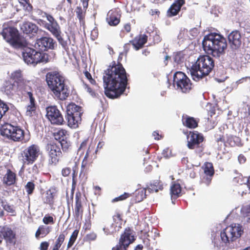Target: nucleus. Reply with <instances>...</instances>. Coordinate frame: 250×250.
Masks as SVG:
<instances>
[{
    "instance_id": "f257e3e1",
    "label": "nucleus",
    "mask_w": 250,
    "mask_h": 250,
    "mask_svg": "<svg viewBox=\"0 0 250 250\" xmlns=\"http://www.w3.org/2000/svg\"><path fill=\"white\" fill-rule=\"evenodd\" d=\"M105 95L109 98L118 97L125 91L127 79L125 68L120 63L115 62L104 71L103 76Z\"/></svg>"
},
{
    "instance_id": "f03ea898",
    "label": "nucleus",
    "mask_w": 250,
    "mask_h": 250,
    "mask_svg": "<svg viewBox=\"0 0 250 250\" xmlns=\"http://www.w3.org/2000/svg\"><path fill=\"white\" fill-rule=\"evenodd\" d=\"M244 232L242 225L233 224L224 229L218 235L214 237L213 242L217 247L228 246L234 247V243L238 239Z\"/></svg>"
},
{
    "instance_id": "7ed1b4c3",
    "label": "nucleus",
    "mask_w": 250,
    "mask_h": 250,
    "mask_svg": "<svg viewBox=\"0 0 250 250\" xmlns=\"http://www.w3.org/2000/svg\"><path fill=\"white\" fill-rule=\"evenodd\" d=\"M204 50L208 54L219 57L227 47L226 39L220 34L211 33L206 35L202 41Z\"/></svg>"
},
{
    "instance_id": "20e7f679",
    "label": "nucleus",
    "mask_w": 250,
    "mask_h": 250,
    "mask_svg": "<svg viewBox=\"0 0 250 250\" xmlns=\"http://www.w3.org/2000/svg\"><path fill=\"white\" fill-rule=\"evenodd\" d=\"M46 79L49 88L56 98L63 101L68 97L69 91L65 83V78L60 73H48Z\"/></svg>"
},
{
    "instance_id": "39448f33",
    "label": "nucleus",
    "mask_w": 250,
    "mask_h": 250,
    "mask_svg": "<svg viewBox=\"0 0 250 250\" xmlns=\"http://www.w3.org/2000/svg\"><path fill=\"white\" fill-rule=\"evenodd\" d=\"M214 66V61L208 55L200 56L189 69L192 79L198 81L207 76Z\"/></svg>"
},
{
    "instance_id": "423d86ee",
    "label": "nucleus",
    "mask_w": 250,
    "mask_h": 250,
    "mask_svg": "<svg viewBox=\"0 0 250 250\" xmlns=\"http://www.w3.org/2000/svg\"><path fill=\"white\" fill-rule=\"evenodd\" d=\"M1 34L3 39L14 48L22 47L26 44L24 38L20 36L18 31L14 27H4Z\"/></svg>"
},
{
    "instance_id": "0eeeda50",
    "label": "nucleus",
    "mask_w": 250,
    "mask_h": 250,
    "mask_svg": "<svg viewBox=\"0 0 250 250\" xmlns=\"http://www.w3.org/2000/svg\"><path fill=\"white\" fill-rule=\"evenodd\" d=\"M22 57L25 63L33 66H35L38 63H45L48 61L47 54L30 48L24 50L22 52Z\"/></svg>"
},
{
    "instance_id": "6e6552de",
    "label": "nucleus",
    "mask_w": 250,
    "mask_h": 250,
    "mask_svg": "<svg viewBox=\"0 0 250 250\" xmlns=\"http://www.w3.org/2000/svg\"><path fill=\"white\" fill-rule=\"evenodd\" d=\"M0 134L15 142H21L24 138V131L19 126L5 123L0 128Z\"/></svg>"
},
{
    "instance_id": "1a4fd4ad",
    "label": "nucleus",
    "mask_w": 250,
    "mask_h": 250,
    "mask_svg": "<svg viewBox=\"0 0 250 250\" xmlns=\"http://www.w3.org/2000/svg\"><path fill=\"white\" fill-rule=\"evenodd\" d=\"M41 154L40 147L36 145H31L25 147L21 152L22 169L26 165L34 163Z\"/></svg>"
},
{
    "instance_id": "9d476101",
    "label": "nucleus",
    "mask_w": 250,
    "mask_h": 250,
    "mask_svg": "<svg viewBox=\"0 0 250 250\" xmlns=\"http://www.w3.org/2000/svg\"><path fill=\"white\" fill-rule=\"evenodd\" d=\"M10 77L17 84V88L22 94L33 89L32 87L33 84L32 82L23 78L21 70H16L12 72Z\"/></svg>"
},
{
    "instance_id": "9b49d317",
    "label": "nucleus",
    "mask_w": 250,
    "mask_h": 250,
    "mask_svg": "<svg viewBox=\"0 0 250 250\" xmlns=\"http://www.w3.org/2000/svg\"><path fill=\"white\" fill-rule=\"evenodd\" d=\"M173 85L176 89L184 93L188 92L191 87L190 80L180 71L176 72L173 76Z\"/></svg>"
},
{
    "instance_id": "f8f14e48",
    "label": "nucleus",
    "mask_w": 250,
    "mask_h": 250,
    "mask_svg": "<svg viewBox=\"0 0 250 250\" xmlns=\"http://www.w3.org/2000/svg\"><path fill=\"white\" fill-rule=\"evenodd\" d=\"M134 240L133 231L130 229H125L124 233L121 236L118 244L112 250H127L129 245Z\"/></svg>"
},
{
    "instance_id": "ddd939ff",
    "label": "nucleus",
    "mask_w": 250,
    "mask_h": 250,
    "mask_svg": "<svg viewBox=\"0 0 250 250\" xmlns=\"http://www.w3.org/2000/svg\"><path fill=\"white\" fill-rule=\"evenodd\" d=\"M46 117L52 124L61 125L63 124L64 120L63 117L55 106H51L46 108Z\"/></svg>"
},
{
    "instance_id": "4468645a",
    "label": "nucleus",
    "mask_w": 250,
    "mask_h": 250,
    "mask_svg": "<svg viewBox=\"0 0 250 250\" xmlns=\"http://www.w3.org/2000/svg\"><path fill=\"white\" fill-rule=\"evenodd\" d=\"M188 146L190 149H194L199 146L203 141L202 135L197 131L189 132L187 135Z\"/></svg>"
},
{
    "instance_id": "2eb2a0df",
    "label": "nucleus",
    "mask_w": 250,
    "mask_h": 250,
    "mask_svg": "<svg viewBox=\"0 0 250 250\" xmlns=\"http://www.w3.org/2000/svg\"><path fill=\"white\" fill-rule=\"evenodd\" d=\"M55 45V42L53 39L43 37L37 40L35 47L41 51H45L49 49H54Z\"/></svg>"
},
{
    "instance_id": "dca6fc26",
    "label": "nucleus",
    "mask_w": 250,
    "mask_h": 250,
    "mask_svg": "<svg viewBox=\"0 0 250 250\" xmlns=\"http://www.w3.org/2000/svg\"><path fill=\"white\" fill-rule=\"evenodd\" d=\"M34 90L32 89L30 91H29L22 94L26 98L29 99V104L26 107V115L29 117L32 116L35 114L36 108L34 96Z\"/></svg>"
},
{
    "instance_id": "f3484780",
    "label": "nucleus",
    "mask_w": 250,
    "mask_h": 250,
    "mask_svg": "<svg viewBox=\"0 0 250 250\" xmlns=\"http://www.w3.org/2000/svg\"><path fill=\"white\" fill-rule=\"evenodd\" d=\"M46 150L52 163H56L62 154L61 149L59 146L55 144H50L46 146Z\"/></svg>"
},
{
    "instance_id": "a211bd4d",
    "label": "nucleus",
    "mask_w": 250,
    "mask_h": 250,
    "mask_svg": "<svg viewBox=\"0 0 250 250\" xmlns=\"http://www.w3.org/2000/svg\"><path fill=\"white\" fill-rule=\"evenodd\" d=\"M229 42L232 49H236L241 44V36L238 31H232L228 36Z\"/></svg>"
},
{
    "instance_id": "6ab92c4d",
    "label": "nucleus",
    "mask_w": 250,
    "mask_h": 250,
    "mask_svg": "<svg viewBox=\"0 0 250 250\" xmlns=\"http://www.w3.org/2000/svg\"><path fill=\"white\" fill-rule=\"evenodd\" d=\"M106 21L110 26H116L120 21V11L118 9L110 10L107 15Z\"/></svg>"
},
{
    "instance_id": "aec40b11",
    "label": "nucleus",
    "mask_w": 250,
    "mask_h": 250,
    "mask_svg": "<svg viewBox=\"0 0 250 250\" xmlns=\"http://www.w3.org/2000/svg\"><path fill=\"white\" fill-rule=\"evenodd\" d=\"M0 233L7 243H15L16 235L10 228L6 226L1 228H0Z\"/></svg>"
},
{
    "instance_id": "412c9836",
    "label": "nucleus",
    "mask_w": 250,
    "mask_h": 250,
    "mask_svg": "<svg viewBox=\"0 0 250 250\" xmlns=\"http://www.w3.org/2000/svg\"><path fill=\"white\" fill-rule=\"evenodd\" d=\"M16 180V174L9 169H6L2 179L3 184L7 186H11L15 184Z\"/></svg>"
},
{
    "instance_id": "4be33fe9",
    "label": "nucleus",
    "mask_w": 250,
    "mask_h": 250,
    "mask_svg": "<svg viewBox=\"0 0 250 250\" xmlns=\"http://www.w3.org/2000/svg\"><path fill=\"white\" fill-rule=\"evenodd\" d=\"M1 90L8 97H11L16 92L15 84L9 81H6L4 82L1 88Z\"/></svg>"
},
{
    "instance_id": "5701e85b",
    "label": "nucleus",
    "mask_w": 250,
    "mask_h": 250,
    "mask_svg": "<svg viewBox=\"0 0 250 250\" xmlns=\"http://www.w3.org/2000/svg\"><path fill=\"white\" fill-rule=\"evenodd\" d=\"M21 29L24 33L26 34L36 33L38 30V26L34 23L31 22H24L21 25Z\"/></svg>"
},
{
    "instance_id": "b1692460",
    "label": "nucleus",
    "mask_w": 250,
    "mask_h": 250,
    "mask_svg": "<svg viewBox=\"0 0 250 250\" xmlns=\"http://www.w3.org/2000/svg\"><path fill=\"white\" fill-rule=\"evenodd\" d=\"M184 0H177L170 6L167 11V15L172 17L176 15L181 6L184 4Z\"/></svg>"
},
{
    "instance_id": "393cba45",
    "label": "nucleus",
    "mask_w": 250,
    "mask_h": 250,
    "mask_svg": "<svg viewBox=\"0 0 250 250\" xmlns=\"http://www.w3.org/2000/svg\"><path fill=\"white\" fill-rule=\"evenodd\" d=\"M66 112L67 116H73L76 114L82 115L83 114L82 107L74 103H71L67 106Z\"/></svg>"
},
{
    "instance_id": "a878e982",
    "label": "nucleus",
    "mask_w": 250,
    "mask_h": 250,
    "mask_svg": "<svg viewBox=\"0 0 250 250\" xmlns=\"http://www.w3.org/2000/svg\"><path fill=\"white\" fill-rule=\"evenodd\" d=\"M147 36L146 35H141L136 37L132 42L134 48L136 50H138L142 48L144 44L146 42Z\"/></svg>"
},
{
    "instance_id": "bb28decb",
    "label": "nucleus",
    "mask_w": 250,
    "mask_h": 250,
    "mask_svg": "<svg viewBox=\"0 0 250 250\" xmlns=\"http://www.w3.org/2000/svg\"><path fill=\"white\" fill-rule=\"evenodd\" d=\"M45 27L55 37H59L61 34V28L58 22L46 23Z\"/></svg>"
},
{
    "instance_id": "cd10ccee",
    "label": "nucleus",
    "mask_w": 250,
    "mask_h": 250,
    "mask_svg": "<svg viewBox=\"0 0 250 250\" xmlns=\"http://www.w3.org/2000/svg\"><path fill=\"white\" fill-rule=\"evenodd\" d=\"M82 115L67 116L68 125L69 127L73 128H76L79 125L81 124Z\"/></svg>"
},
{
    "instance_id": "c85d7f7f",
    "label": "nucleus",
    "mask_w": 250,
    "mask_h": 250,
    "mask_svg": "<svg viewBox=\"0 0 250 250\" xmlns=\"http://www.w3.org/2000/svg\"><path fill=\"white\" fill-rule=\"evenodd\" d=\"M234 182L238 183L240 185H244L248 188V190H245V193L247 191L250 192V177H243L242 175H240L234 179Z\"/></svg>"
},
{
    "instance_id": "c756f323",
    "label": "nucleus",
    "mask_w": 250,
    "mask_h": 250,
    "mask_svg": "<svg viewBox=\"0 0 250 250\" xmlns=\"http://www.w3.org/2000/svg\"><path fill=\"white\" fill-rule=\"evenodd\" d=\"M170 195L172 200L181 195V187L179 184L173 183L170 187Z\"/></svg>"
},
{
    "instance_id": "7c9ffc66",
    "label": "nucleus",
    "mask_w": 250,
    "mask_h": 250,
    "mask_svg": "<svg viewBox=\"0 0 250 250\" xmlns=\"http://www.w3.org/2000/svg\"><path fill=\"white\" fill-rule=\"evenodd\" d=\"M75 199L76 203L74 213L75 217L77 219H79V218L82 217L83 210L82 208V202L79 198L77 196Z\"/></svg>"
},
{
    "instance_id": "2f4dec72",
    "label": "nucleus",
    "mask_w": 250,
    "mask_h": 250,
    "mask_svg": "<svg viewBox=\"0 0 250 250\" xmlns=\"http://www.w3.org/2000/svg\"><path fill=\"white\" fill-rule=\"evenodd\" d=\"M42 200L45 204L53 205L54 203V192L51 189L47 190L43 195Z\"/></svg>"
},
{
    "instance_id": "473e14b6",
    "label": "nucleus",
    "mask_w": 250,
    "mask_h": 250,
    "mask_svg": "<svg viewBox=\"0 0 250 250\" xmlns=\"http://www.w3.org/2000/svg\"><path fill=\"white\" fill-rule=\"evenodd\" d=\"M183 124L189 128H195L197 126V123L192 117H186L183 119Z\"/></svg>"
},
{
    "instance_id": "72a5a7b5",
    "label": "nucleus",
    "mask_w": 250,
    "mask_h": 250,
    "mask_svg": "<svg viewBox=\"0 0 250 250\" xmlns=\"http://www.w3.org/2000/svg\"><path fill=\"white\" fill-rule=\"evenodd\" d=\"M146 189L145 188H139L135 191V201L140 202L146 198Z\"/></svg>"
},
{
    "instance_id": "f704fd0d",
    "label": "nucleus",
    "mask_w": 250,
    "mask_h": 250,
    "mask_svg": "<svg viewBox=\"0 0 250 250\" xmlns=\"http://www.w3.org/2000/svg\"><path fill=\"white\" fill-rule=\"evenodd\" d=\"M226 142L228 143L229 145L231 146H235V145H238L240 142L239 138L236 136H229L226 137Z\"/></svg>"
},
{
    "instance_id": "c9c22d12",
    "label": "nucleus",
    "mask_w": 250,
    "mask_h": 250,
    "mask_svg": "<svg viewBox=\"0 0 250 250\" xmlns=\"http://www.w3.org/2000/svg\"><path fill=\"white\" fill-rule=\"evenodd\" d=\"M204 172L209 176H212L214 174V170L212 164L210 163H206L204 165Z\"/></svg>"
},
{
    "instance_id": "e433bc0d",
    "label": "nucleus",
    "mask_w": 250,
    "mask_h": 250,
    "mask_svg": "<svg viewBox=\"0 0 250 250\" xmlns=\"http://www.w3.org/2000/svg\"><path fill=\"white\" fill-rule=\"evenodd\" d=\"M65 238V235L63 233L59 235L57 240L56 241V244L52 250H59L62 244L63 243Z\"/></svg>"
},
{
    "instance_id": "4c0bfd02",
    "label": "nucleus",
    "mask_w": 250,
    "mask_h": 250,
    "mask_svg": "<svg viewBox=\"0 0 250 250\" xmlns=\"http://www.w3.org/2000/svg\"><path fill=\"white\" fill-rule=\"evenodd\" d=\"M103 230L104 234L106 235L112 234L116 231L113 224L105 226L103 228Z\"/></svg>"
},
{
    "instance_id": "58836bf2",
    "label": "nucleus",
    "mask_w": 250,
    "mask_h": 250,
    "mask_svg": "<svg viewBox=\"0 0 250 250\" xmlns=\"http://www.w3.org/2000/svg\"><path fill=\"white\" fill-rule=\"evenodd\" d=\"M241 213L244 217H247L248 221H250V206H244L241 208Z\"/></svg>"
},
{
    "instance_id": "ea45409f",
    "label": "nucleus",
    "mask_w": 250,
    "mask_h": 250,
    "mask_svg": "<svg viewBox=\"0 0 250 250\" xmlns=\"http://www.w3.org/2000/svg\"><path fill=\"white\" fill-rule=\"evenodd\" d=\"M18 1L23 9L28 12L31 11L32 7L29 3V0H18Z\"/></svg>"
},
{
    "instance_id": "a19ab883",
    "label": "nucleus",
    "mask_w": 250,
    "mask_h": 250,
    "mask_svg": "<svg viewBox=\"0 0 250 250\" xmlns=\"http://www.w3.org/2000/svg\"><path fill=\"white\" fill-rule=\"evenodd\" d=\"M79 233V231L77 229L75 230L72 234H71L70 238L69 239V242L67 244V248H69L71 247L75 242Z\"/></svg>"
},
{
    "instance_id": "79ce46f5",
    "label": "nucleus",
    "mask_w": 250,
    "mask_h": 250,
    "mask_svg": "<svg viewBox=\"0 0 250 250\" xmlns=\"http://www.w3.org/2000/svg\"><path fill=\"white\" fill-rule=\"evenodd\" d=\"M8 105L0 99V119L8 111Z\"/></svg>"
},
{
    "instance_id": "37998d69",
    "label": "nucleus",
    "mask_w": 250,
    "mask_h": 250,
    "mask_svg": "<svg viewBox=\"0 0 250 250\" xmlns=\"http://www.w3.org/2000/svg\"><path fill=\"white\" fill-rule=\"evenodd\" d=\"M0 203L1 204V206L5 210L11 213H15V209H14L13 206L7 204L1 200H0Z\"/></svg>"
},
{
    "instance_id": "c03bdc74",
    "label": "nucleus",
    "mask_w": 250,
    "mask_h": 250,
    "mask_svg": "<svg viewBox=\"0 0 250 250\" xmlns=\"http://www.w3.org/2000/svg\"><path fill=\"white\" fill-rule=\"evenodd\" d=\"M39 229L42 233V237H44L47 235L50 231L51 228L48 226L42 225L40 226Z\"/></svg>"
},
{
    "instance_id": "a18cd8bd",
    "label": "nucleus",
    "mask_w": 250,
    "mask_h": 250,
    "mask_svg": "<svg viewBox=\"0 0 250 250\" xmlns=\"http://www.w3.org/2000/svg\"><path fill=\"white\" fill-rule=\"evenodd\" d=\"M25 188L28 194H31L35 188V185L33 182H28Z\"/></svg>"
},
{
    "instance_id": "49530a36",
    "label": "nucleus",
    "mask_w": 250,
    "mask_h": 250,
    "mask_svg": "<svg viewBox=\"0 0 250 250\" xmlns=\"http://www.w3.org/2000/svg\"><path fill=\"white\" fill-rule=\"evenodd\" d=\"M91 162L89 160L83 159L82 165H81V171L83 172L88 168L89 167Z\"/></svg>"
},
{
    "instance_id": "de8ad7c7",
    "label": "nucleus",
    "mask_w": 250,
    "mask_h": 250,
    "mask_svg": "<svg viewBox=\"0 0 250 250\" xmlns=\"http://www.w3.org/2000/svg\"><path fill=\"white\" fill-rule=\"evenodd\" d=\"M198 34V29L196 28H192L189 31H188V38L189 39H192V38L197 36Z\"/></svg>"
},
{
    "instance_id": "09e8293b",
    "label": "nucleus",
    "mask_w": 250,
    "mask_h": 250,
    "mask_svg": "<svg viewBox=\"0 0 250 250\" xmlns=\"http://www.w3.org/2000/svg\"><path fill=\"white\" fill-rule=\"evenodd\" d=\"M175 62L179 64L184 61V57L181 53H176L173 58Z\"/></svg>"
},
{
    "instance_id": "8fccbe9b",
    "label": "nucleus",
    "mask_w": 250,
    "mask_h": 250,
    "mask_svg": "<svg viewBox=\"0 0 250 250\" xmlns=\"http://www.w3.org/2000/svg\"><path fill=\"white\" fill-rule=\"evenodd\" d=\"M66 133V132L64 130H59L58 132L55 134V139L56 140H61V141H62V139H63Z\"/></svg>"
},
{
    "instance_id": "3c124183",
    "label": "nucleus",
    "mask_w": 250,
    "mask_h": 250,
    "mask_svg": "<svg viewBox=\"0 0 250 250\" xmlns=\"http://www.w3.org/2000/svg\"><path fill=\"white\" fill-rule=\"evenodd\" d=\"M58 39L59 43L61 44L63 48L67 51L68 49V47L67 45V42L66 41H64L61 36V34H60L59 37H56Z\"/></svg>"
},
{
    "instance_id": "603ef678",
    "label": "nucleus",
    "mask_w": 250,
    "mask_h": 250,
    "mask_svg": "<svg viewBox=\"0 0 250 250\" xmlns=\"http://www.w3.org/2000/svg\"><path fill=\"white\" fill-rule=\"evenodd\" d=\"M42 221L46 225H48L49 224H53L54 219L53 217L48 215H46L43 218Z\"/></svg>"
},
{
    "instance_id": "864d4df0",
    "label": "nucleus",
    "mask_w": 250,
    "mask_h": 250,
    "mask_svg": "<svg viewBox=\"0 0 250 250\" xmlns=\"http://www.w3.org/2000/svg\"><path fill=\"white\" fill-rule=\"evenodd\" d=\"M178 37L180 39H187L188 38V31L185 29L181 30Z\"/></svg>"
},
{
    "instance_id": "5fc2aeb1",
    "label": "nucleus",
    "mask_w": 250,
    "mask_h": 250,
    "mask_svg": "<svg viewBox=\"0 0 250 250\" xmlns=\"http://www.w3.org/2000/svg\"><path fill=\"white\" fill-rule=\"evenodd\" d=\"M60 143L61 144V146H62V150L64 151H66L67 150H68L70 147V145L68 144L63 139H62V141H60Z\"/></svg>"
},
{
    "instance_id": "6e6d98bb",
    "label": "nucleus",
    "mask_w": 250,
    "mask_h": 250,
    "mask_svg": "<svg viewBox=\"0 0 250 250\" xmlns=\"http://www.w3.org/2000/svg\"><path fill=\"white\" fill-rule=\"evenodd\" d=\"M129 196H130V194L129 193L125 192L123 194L120 195V196L114 199L113 201L115 202V201L123 200H125V199H126L127 198L129 197Z\"/></svg>"
},
{
    "instance_id": "4d7b16f0",
    "label": "nucleus",
    "mask_w": 250,
    "mask_h": 250,
    "mask_svg": "<svg viewBox=\"0 0 250 250\" xmlns=\"http://www.w3.org/2000/svg\"><path fill=\"white\" fill-rule=\"evenodd\" d=\"M27 170L29 173L35 175L38 173V167L36 165H35L32 166L31 167H29Z\"/></svg>"
},
{
    "instance_id": "13d9d810",
    "label": "nucleus",
    "mask_w": 250,
    "mask_h": 250,
    "mask_svg": "<svg viewBox=\"0 0 250 250\" xmlns=\"http://www.w3.org/2000/svg\"><path fill=\"white\" fill-rule=\"evenodd\" d=\"M163 185L160 184V183H155V184H154L153 186H152V190H154L155 192H158L159 190H162L163 189Z\"/></svg>"
},
{
    "instance_id": "bf43d9fd",
    "label": "nucleus",
    "mask_w": 250,
    "mask_h": 250,
    "mask_svg": "<svg viewBox=\"0 0 250 250\" xmlns=\"http://www.w3.org/2000/svg\"><path fill=\"white\" fill-rule=\"evenodd\" d=\"M43 14L44 15V16L46 18L47 21H49L48 23L57 22V21L54 19V18L52 16L46 13H44Z\"/></svg>"
},
{
    "instance_id": "052dcab7",
    "label": "nucleus",
    "mask_w": 250,
    "mask_h": 250,
    "mask_svg": "<svg viewBox=\"0 0 250 250\" xmlns=\"http://www.w3.org/2000/svg\"><path fill=\"white\" fill-rule=\"evenodd\" d=\"M83 86L84 89L86 90L87 92H88L92 96H95V93L94 91L92 90V88L90 87L87 84H83Z\"/></svg>"
},
{
    "instance_id": "680f3d73",
    "label": "nucleus",
    "mask_w": 250,
    "mask_h": 250,
    "mask_svg": "<svg viewBox=\"0 0 250 250\" xmlns=\"http://www.w3.org/2000/svg\"><path fill=\"white\" fill-rule=\"evenodd\" d=\"M49 246V244L47 242L45 241L42 242L40 244V250H47Z\"/></svg>"
},
{
    "instance_id": "e2e57ef3",
    "label": "nucleus",
    "mask_w": 250,
    "mask_h": 250,
    "mask_svg": "<svg viewBox=\"0 0 250 250\" xmlns=\"http://www.w3.org/2000/svg\"><path fill=\"white\" fill-rule=\"evenodd\" d=\"M71 170L69 168L66 167L63 168L62 170V174L63 176H67L70 173Z\"/></svg>"
},
{
    "instance_id": "0e129e2a",
    "label": "nucleus",
    "mask_w": 250,
    "mask_h": 250,
    "mask_svg": "<svg viewBox=\"0 0 250 250\" xmlns=\"http://www.w3.org/2000/svg\"><path fill=\"white\" fill-rule=\"evenodd\" d=\"M87 238L90 241L95 240L97 238V235L94 232L90 233L87 235Z\"/></svg>"
},
{
    "instance_id": "69168bd1",
    "label": "nucleus",
    "mask_w": 250,
    "mask_h": 250,
    "mask_svg": "<svg viewBox=\"0 0 250 250\" xmlns=\"http://www.w3.org/2000/svg\"><path fill=\"white\" fill-rule=\"evenodd\" d=\"M238 160L240 164H243L245 162L246 158L243 155L241 154L239 155Z\"/></svg>"
},
{
    "instance_id": "338daca9",
    "label": "nucleus",
    "mask_w": 250,
    "mask_h": 250,
    "mask_svg": "<svg viewBox=\"0 0 250 250\" xmlns=\"http://www.w3.org/2000/svg\"><path fill=\"white\" fill-rule=\"evenodd\" d=\"M94 189H95V194L96 195L98 194V195H99L100 194V191L101 190V188L99 187V186H95L94 187Z\"/></svg>"
},
{
    "instance_id": "774afa93",
    "label": "nucleus",
    "mask_w": 250,
    "mask_h": 250,
    "mask_svg": "<svg viewBox=\"0 0 250 250\" xmlns=\"http://www.w3.org/2000/svg\"><path fill=\"white\" fill-rule=\"evenodd\" d=\"M124 28L126 32H130V31L131 30V27H130V24L127 23V24H125L124 26Z\"/></svg>"
}]
</instances>
